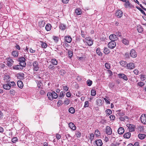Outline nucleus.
I'll return each mask as SVG.
<instances>
[{
    "label": "nucleus",
    "instance_id": "4be33fe9",
    "mask_svg": "<svg viewBox=\"0 0 146 146\" xmlns=\"http://www.w3.org/2000/svg\"><path fill=\"white\" fill-rule=\"evenodd\" d=\"M122 41L123 43L125 45H128L129 44V40L125 38H123Z\"/></svg>",
    "mask_w": 146,
    "mask_h": 146
},
{
    "label": "nucleus",
    "instance_id": "49530a36",
    "mask_svg": "<svg viewBox=\"0 0 146 146\" xmlns=\"http://www.w3.org/2000/svg\"><path fill=\"white\" fill-rule=\"evenodd\" d=\"M140 79L142 81L145 80L146 79V75H141Z\"/></svg>",
    "mask_w": 146,
    "mask_h": 146
},
{
    "label": "nucleus",
    "instance_id": "f03ea898",
    "mask_svg": "<svg viewBox=\"0 0 146 146\" xmlns=\"http://www.w3.org/2000/svg\"><path fill=\"white\" fill-rule=\"evenodd\" d=\"M25 60V59L23 57L20 58L19 59V61L20 62V65L22 67H25L26 66Z\"/></svg>",
    "mask_w": 146,
    "mask_h": 146
},
{
    "label": "nucleus",
    "instance_id": "58836bf2",
    "mask_svg": "<svg viewBox=\"0 0 146 146\" xmlns=\"http://www.w3.org/2000/svg\"><path fill=\"white\" fill-rule=\"evenodd\" d=\"M70 103V100L67 98L65 99L64 101V104L66 105H68Z\"/></svg>",
    "mask_w": 146,
    "mask_h": 146
},
{
    "label": "nucleus",
    "instance_id": "412c9836",
    "mask_svg": "<svg viewBox=\"0 0 146 146\" xmlns=\"http://www.w3.org/2000/svg\"><path fill=\"white\" fill-rule=\"evenodd\" d=\"M118 133L119 134H122L124 132V128L122 127H120L119 128L118 131Z\"/></svg>",
    "mask_w": 146,
    "mask_h": 146
},
{
    "label": "nucleus",
    "instance_id": "8fccbe9b",
    "mask_svg": "<svg viewBox=\"0 0 146 146\" xmlns=\"http://www.w3.org/2000/svg\"><path fill=\"white\" fill-rule=\"evenodd\" d=\"M110 64L108 63H106L105 64V67L108 69H109L110 68Z\"/></svg>",
    "mask_w": 146,
    "mask_h": 146
},
{
    "label": "nucleus",
    "instance_id": "bb28decb",
    "mask_svg": "<svg viewBox=\"0 0 146 146\" xmlns=\"http://www.w3.org/2000/svg\"><path fill=\"white\" fill-rule=\"evenodd\" d=\"M146 136V135L145 134H139L138 136L140 139H143L145 138Z\"/></svg>",
    "mask_w": 146,
    "mask_h": 146
},
{
    "label": "nucleus",
    "instance_id": "72a5a7b5",
    "mask_svg": "<svg viewBox=\"0 0 146 146\" xmlns=\"http://www.w3.org/2000/svg\"><path fill=\"white\" fill-rule=\"evenodd\" d=\"M96 104L99 106H101L102 104V100L99 99H97L96 100Z\"/></svg>",
    "mask_w": 146,
    "mask_h": 146
},
{
    "label": "nucleus",
    "instance_id": "dca6fc26",
    "mask_svg": "<svg viewBox=\"0 0 146 146\" xmlns=\"http://www.w3.org/2000/svg\"><path fill=\"white\" fill-rule=\"evenodd\" d=\"M65 41L68 43H70L72 40L71 37L69 36L65 37Z\"/></svg>",
    "mask_w": 146,
    "mask_h": 146
},
{
    "label": "nucleus",
    "instance_id": "0eeeda50",
    "mask_svg": "<svg viewBox=\"0 0 146 146\" xmlns=\"http://www.w3.org/2000/svg\"><path fill=\"white\" fill-rule=\"evenodd\" d=\"M7 65L9 66H11L13 64L14 61L11 58H7Z\"/></svg>",
    "mask_w": 146,
    "mask_h": 146
},
{
    "label": "nucleus",
    "instance_id": "2eb2a0df",
    "mask_svg": "<svg viewBox=\"0 0 146 146\" xmlns=\"http://www.w3.org/2000/svg\"><path fill=\"white\" fill-rule=\"evenodd\" d=\"M128 69H132L134 68L135 67V65L133 63H130L127 65Z\"/></svg>",
    "mask_w": 146,
    "mask_h": 146
},
{
    "label": "nucleus",
    "instance_id": "bf43d9fd",
    "mask_svg": "<svg viewBox=\"0 0 146 146\" xmlns=\"http://www.w3.org/2000/svg\"><path fill=\"white\" fill-rule=\"evenodd\" d=\"M66 96L68 97H70L71 96V93L69 92H67L66 93Z\"/></svg>",
    "mask_w": 146,
    "mask_h": 146
},
{
    "label": "nucleus",
    "instance_id": "473e14b6",
    "mask_svg": "<svg viewBox=\"0 0 146 146\" xmlns=\"http://www.w3.org/2000/svg\"><path fill=\"white\" fill-rule=\"evenodd\" d=\"M110 51L106 47H105L104 49V52L106 54H108L110 52Z\"/></svg>",
    "mask_w": 146,
    "mask_h": 146
},
{
    "label": "nucleus",
    "instance_id": "20e7f679",
    "mask_svg": "<svg viewBox=\"0 0 146 146\" xmlns=\"http://www.w3.org/2000/svg\"><path fill=\"white\" fill-rule=\"evenodd\" d=\"M116 46V42L114 41H112L109 42L108 44V46L109 48L113 49Z\"/></svg>",
    "mask_w": 146,
    "mask_h": 146
},
{
    "label": "nucleus",
    "instance_id": "6e6d98bb",
    "mask_svg": "<svg viewBox=\"0 0 146 146\" xmlns=\"http://www.w3.org/2000/svg\"><path fill=\"white\" fill-rule=\"evenodd\" d=\"M94 135L92 133V134H90V139L91 140V141L93 140V139H94Z\"/></svg>",
    "mask_w": 146,
    "mask_h": 146
},
{
    "label": "nucleus",
    "instance_id": "9b49d317",
    "mask_svg": "<svg viewBox=\"0 0 146 146\" xmlns=\"http://www.w3.org/2000/svg\"><path fill=\"white\" fill-rule=\"evenodd\" d=\"M109 38L111 40L114 41L117 40L118 39L117 36L114 34H112L110 35L109 36Z\"/></svg>",
    "mask_w": 146,
    "mask_h": 146
},
{
    "label": "nucleus",
    "instance_id": "7c9ffc66",
    "mask_svg": "<svg viewBox=\"0 0 146 146\" xmlns=\"http://www.w3.org/2000/svg\"><path fill=\"white\" fill-rule=\"evenodd\" d=\"M66 28V25H64L63 24H61L60 26V28L62 30L64 31Z\"/></svg>",
    "mask_w": 146,
    "mask_h": 146
},
{
    "label": "nucleus",
    "instance_id": "e2e57ef3",
    "mask_svg": "<svg viewBox=\"0 0 146 146\" xmlns=\"http://www.w3.org/2000/svg\"><path fill=\"white\" fill-rule=\"evenodd\" d=\"M104 99L107 104H110V102L108 100V99H107L106 98H104Z\"/></svg>",
    "mask_w": 146,
    "mask_h": 146
},
{
    "label": "nucleus",
    "instance_id": "cd10ccee",
    "mask_svg": "<svg viewBox=\"0 0 146 146\" xmlns=\"http://www.w3.org/2000/svg\"><path fill=\"white\" fill-rule=\"evenodd\" d=\"M120 65L123 67H125L127 66V64L126 61H121L120 62Z\"/></svg>",
    "mask_w": 146,
    "mask_h": 146
},
{
    "label": "nucleus",
    "instance_id": "6e6552de",
    "mask_svg": "<svg viewBox=\"0 0 146 146\" xmlns=\"http://www.w3.org/2000/svg\"><path fill=\"white\" fill-rule=\"evenodd\" d=\"M130 54L131 56L133 58H135L137 56V53L134 49H132L130 51Z\"/></svg>",
    "mask_w": 146,
    "mask_h": 146
},
{
    "label": "nucleus",
    "instance_id": "052dcab7",
    "mask_svg": "<svg viewBox=\"0 0 146 146\" xmlns=\"http://www.w3.org/2000/svg\"><path fill=\"white\" fill-rule=\"evenodd\" d=\"M53 39L56 42H57L58 40V38L56 36H53Z\"/></svg>",
    "mask_w": 146,
    "mask_h": 146
},
{
    "label": "nucleus",
    "instance_id": "603ef678",
    "mask_svg": "<svg viewBox=\"0 0 146 146\" xmlns=\"http://www.w3.org/2000/svg\"><path fill=\"white\" fill-rule=\"evenodd\" d=\"M89 102L88 101H86L85 102L84 105V108H86V107H88L89 106Z\"/></svg>",
    "mask_w": 146,
    "mask_h": 146
},
{
    "label": "nucleus",
    "instance_id": "680f3d73",
    "mask_svg": "<svg viewBox=\"0 0 146 146\" xmlns=\"http://www.w3.org/2000/svg\"><path fill=\"white\" fill-rule=\"evenodd\" d=\"M115 34H116L115 35L117 37V36H121V33L119 32H118L116 33Z\"/></svg>",
    "mask_w": 146,
    "mask_h": 146
},
{
    "label": "nucleus",
    "instance_id": "c756f323",
    "mask_svg": "<svg viewBox=\"0 0 146 146\" xmlns=\"http://www.w3.org/2000/svg\"><path fill=\"white\" fill-rule=\"evenodd\" d=\"M39 25L40 27H44L45 25V23L44 21H41L39 23Z\"/></svg>",
    "mask_w": 146,
    "mask_h": 146
},
{
    "label": "nucleus",
    "instance_id": "37998d69",
    "mask_svg": "<svg viewBox=\"0 0 146 146\" xmlns=\"http://www.w3.org/2000/svg\"><path fill=\"white\" fill-rule=\"evenodd\" d=\"M106 113L107 115H109L111 113L112 111L111 110L108 109L106 110Z\"/></svg>",
    "mask_w": 146,
    "mask_h": 146
},
{
    "label": "nucleus",
    "instance_id": "f257e3e1",
    "mask_svg": "<svg viewBox=\"0 0 146 146\" xmlns=\"http://www.w3.org/2000/svg\"><path fill=\"white\" fill-rule=\"evenodd\" d=\"M47 96L49 100H52L54 99H56L57 98L58 95L55 92L52 91V92H48Z\"/></svg>",
    "mask_w": 146,
    "mask_h": 146
},
{
    "label": "nucleus",
    "instance_id": "aec40b11",
    "mask_svg": "<svg viewBox=\"0 0 146 146\" xmlns=\"http://www.w3.org/2000/svg\"><path fill=\"white\" fill-rule=\"evenodd\" d=\"M17 78L20 79H22L24 78V74L23 73H19L17 74Z\"/></svg>",
    "mask_w": 146,
    "mask_h": 146
},
{
    "label": "nucleus",
    "instance_id": "79ce46f5",
    "mask_svg": "<svg viewBox=\"0 0 146 146\" xmlns=\"http://www.w3.org/2000/svg\"><path fill=\"white\" fill-rule=\"evenodd\" d=\"M41 42L42 43L41 44V46L43 48H46L47 46L46 44V43L44 42Z\"/></svg>",
    "mask_w": 146,
    "mask_h": 146
},
{
    "label": "nucleus",
    "instance_id": "ddd939ff",
    "mask_svg": "<svg viewBox=\"0 0 146 146\" xmlns=\"http://www.w3.org/2000/svg\"><path fill=\"white\" fill-rule=\"evenodd\" d=\"M116 15L118 18H121L122 16L123 13L120 10H118L116 13Z\"/></svg>",
    "mask_w": 146,
    "mask_h": 146
},
{
    "label": "nucleus",
    "instance_id": "69168bd1",
    "mask_svg": "<svg viewBox=\"0 0 146 146\" xmlns=\"http://www.w3.org/2000/svg\"><path fill=\"white\" fill-rule=\"evenodd\" d=\"M56 137L58 139H59L61 137L60 135L57 134L56 135Z\"/></svg>",
    "mask_w": 146,
    "mask_h": 146
},
{
    "label": "nucleus",
    "instance_id": "338daca9",
    "mask_svg": "<svg viewBox=\"0 0 146 146\" xmlns=\"http://www.w3.org/2000/svg\"><path fill=\"white\" fill-rule=\"evenodd\" d=\"M110 117L111 120H114L115 118V117L114 115H111Z\"/></svg>",
    "mask_w": 146,
    "mask_h": 146
},
{
    "label": "nucleus",
    "instance_id": "4468645a",
    "mask_svg": "<svg viewBox=\"0 0 146 146\" xmlns=\"http://www.w3.org/2000/svg\"><path fill=\"white\" fill-rule=\"evenodd\" d=\"M69 126L71 129L73 130H75L76 129V127L75 125L72 122L69 123Z\"/></svg>",
    "mask_w": 146,
    "mask_h": 146
},
{
    "label": "nucleus",
    "instance_id": "5fc2aeb1",
    "mask_svg": "<svg viewBox=\"0 0 146 146\" xmlns=\"http://www.w3.org/2000/svg\"><path fill=\"white\" fill-rule=\"evenodd\" d=\"M145 84L144 83L142 82H140L137 83V85L140 87H142Z\"/></svg>",
    "mask_w": 146,
    "mask_h": 146
},
{
    "label": "nucleus",
    "instance_id": "7ed1b4c3",
    "mask_svg": "<svg viewBox=\"0 0 146 146\" xmlns=\"http://www.w3.org/2000/svg\"><path fill=\"white\" fill-rule=\"evenodd\" d=\"M33 71H36L38 70L39 68V64L36 61L34 62L33 63Z\"/></svg>",
    "mask_w": 146,
    "mask_h": 146
},
{
    "label": "nucleus",
    "instance_id": "4d7b16f0",
    "mask_svg": "<svg viewBox=\"0 0 146 146\" xmlns=\"http://www.w3.org/2000/svg\"><path fill=\"white\" fill-rule=\"evenodd\" d=\"M63 89L66 91H67L68 90L69 88L68 87L66 86H64L63 87Z\"/></svg>",
    "mask_w": 146,
    "mask_h": 146
},
{
    "label": "nucleus",
    "instance_id": "c03bdc74",
    "mask_svg": "<svg viewBox=\"0 0 146 146\" xmlns=\"http://www.w3.org/2000/svg\"><path fill=\"white\" fill-rule=\"evenodd\" d=\"M138 130L141 132H142L143 130V126H139L138 127Z\"/></svg>",
    "mask_w": 146,
    "mask_h": 146
},
{
    "label": "nucleus",
    "instance_id": "f8f14e48",
    "mask_svg": "<svg viewBox=\"0 0 146 146\" xmlns=\"http://www.w3.org/2000/svg\"><path fill=\"white\" fill-rule=\"evenodd\" d=\"M118 76L119 78H122L125 80H127L128 79L126 76L123 74H118Z\"/></svg>",
    "mask_w": 146,
    "mask_h": 146
},
{
    "label": "nucleus",
    "instance_id": "a878e982",
    "mask_svg": "<svg viewBox=\"0 0 146 146\" xmlns=\"http://www.w3.org/2000/svg\"><path fill=\"white\" fill-rule=\"evenodd\" d=\"M4 80L6 82H8L10 80V77L8 75H5L4 77Z\"/></svg>",
    "mask_w": 146,
    "mask_h": 146
},
{
    "label": "nucleus",
    "instance_id": "5701e85b",
    "mask_svg": "<svg viewBox=\"0 0 146 146\" xmlns=\"http://www.w3.org/2000/svg\"><path fill=\"white\" fill-rule=\"evenodd\" d=\"M17 84L18 86L20 88H23V82L21 81H18L17 82Z\"/></svg>",
    "mask_w": 146,
    "mask_h": 146
},
{
    "label": "nucleus",
    "instance_id": "a18cd8bd",
    "mask_svg": "<svg viewBox=\"0 0 146 146\" xmlns=\"http://www.w3.org/2000/svg\"><path fill=\"white\" fill-rule=\"evenodd\" d=\"M136 7L137 9H138L140 11L141 13H142L143 14L145 15V12L143 10H142L141 8L137 6H136Z\"/></svg>",
    "mask_w": 146,
    "mask_h": 146
},
{
    "label": "nucleus",
    "instance_id": "ea45409f",
    "mask_svg": "<svg viewBox=\"0 0 146 146\" xmlns=\"http://www.w3.org/2000/svg\"><path fill=\"white\" fill-rule=\"evenodd\" d=\"M96 52L98 54L99 56H102V53L100 51V49L99 48H98L96 50Z\"/></svg>",
    "mask_w": 146,
    "mask_h": 146
},
{
    "label": "nucleus",
    "instance_id": "393cba45",
    "mask_svg": "<svg viewBox=\"0 0 146 146\" xmlns=\"http://www.w3.org/2000/svg\"><path fill=\"white\" fill-rule=\"evenodd\" d=\"M137 29L138 32L139 33H142L143 31L142 27L140 25H138L137 27Z\"/></svg>",
    "mask_w": 146,
    "mask_h": 146
},
{
    "label": "nucleus",
    "instance_id": "a19ab883",
    "mask_svg": "<svg viewBox=\"0 0 146 146\" xmlns=\"http://www.w3.org/2000/svg\"><path fill=\"white\" fill-rule=\"evenodd\" d=\"M95 134L96 137L99 136L100 135V132L98 129L96 130L95 132Z\"/></svg>",
    "mask_w": 146,
    "mask_h": 146
},
{
    "label": "nucleus",
    "instance_id": "3c124183",
    "mask_svg": "<svg viewBox=\"0 0 146 146\" xmlns=\"http://www.w3.org/2000/svg\"><path fill=\"white\" fill-rule=\"evenodd\" d=\"M48 68L50 70H52L54 69L55 68V67L52 65L50 64L48 66Z\"/></svg>",
    "mask_w": 146,
    "mask_h": 146
},
{
    "label": "nucleus",
    "instance_id": "6ab92c4d",
    "mask_svg": "<svg viewBox=\"0 0 146 146\" xmlns=\"http://www.w3.org/2000/svg\"><path fill=\"white\" fill-rule=\"evenodd\" d=\"M13 68L14 70H19L22 69L23 67L21 65H17L13 66Z\"/></svg>",
    "mask_w": 146,
    "mask_h": 146
},
{
    "label": "nucleus",
    "instance_id": "a211bd4d",
    "mask_svg": "<svg viewBox=\"0 0 146 146\" xmlns=\"http://www.w3.org/2000/svg\"><path fill=\"white\" fill-rule=\"evenodd\" d=\"M96 143L98 146H101L103 143L101 139H97L96 141Z\"/></svg>",
    "mask_w": 146,
    "mask_h": 146
},
{
    "label": "nucleus",
    "instance_id": "4c0bfd02",
    "mask_svg": "<svg viewBox=\"0 0 146 146\" xmlns=\"http://www.w3.org/2000/svg\"><path fill=\"white\" fill-rule=\"evenodd\" d=\"M69 111L71 113H74L75 111V109L73 107H70L69 109Z\"/></svg>",
    "mask_w": 146,
    "mask_h": 146
},
{
    "label": "nucleus",
    "instance_id": "b1692460",
    "mask_svg": "<svg viewBox=\"0 0 146 146\" xmlns=\"http://www.w3.org/2000/svg\"><path fill=\"white\" fill-rule=\"evenodd\" d=\"M50 62L53 65H56L58 64L57 60L55 58H52Z\"/></svg>",
    "mask_w": 146,
    "mask_h": 146
},
{
    "label": "nucleus",
    "instance_id": "0e129e2a",
    "mask_svg": "<svg viewBox=\"0 0 146 146\" xmlns=\"http://www.w3.org/2000/svg\"><path fill=\"white\" fill-rule=\"evenodd\" d=\"M68 55L69 57L71 58L73 54L72 52L69 51L68 52Z\"/></svg>",
    "mask_w": 146,
    "mask_h": 146
},
{
    "label": "nucleus",
    "instance_id": "774afa93",
    "mask_svg": "<svg viewBox=\"0 0 146 146\" xmlns=\"http://www.w3.org/2000/svg\"><path fill=\"white\" fill-rule=\"evenodd\" d=\"M133 72L135 74L137 75L138 74L139 71H138V70H137V69H135L134 70Z\"/></svg>",
    "mask_w": 146,
    "mask_h": 146
},
{
    "label": "nucleus",
    "instance_id": "c85d7f7f",
    "mask_svg": "<svg viewBox=\"0 0 146 146\" xmlns=\"http://www.w3.org/2000/svg\"><path fill=\"white\" fill-rule=\"evenodd\" d=\"M131 134L129 132H127L125 133L123 135L124 137L125 138L129 139L131 136Z\"/></svg>",
    "mask_w": 146,
    "mask_h": 146
},
{
    "label": "nucleus",
    "instance_id": "de8ad7c7",
    "mask_svg": "<svg viewBox=\"0 0 146 146\" xmlns=\"http://www.w3.org/2000/svg\"><path fill=\"white\" fill-rule=\"evenodd\" d=\"M75 135L77 137L79 138L81 137V133L79 131H76Z\"/></svg>",
    "mask_w": 146,
    "mask_h": 146
},
{
    "label": "nucleus",
    "instance_id": "864d4df0",
    "mask_svg": "<svg viewBox=\"0 0 146 146\" xmlns=\"http://www.w3.org/2000/svg\"><path fill=\"white\" fill-rule=\"evenodd\" d=\"M18 139L17 137H14L12 139V141L13 143H15L17 141Z\"/></svg>",
    "mask_w": 146,
    "mask_h": 146
},
{
    "label": "nucleus",
    "instance_id": "f704fd0d",
    "mask_svg": "<svg viewBox=\"0 0 146 146\" xmlns=\"http://www.w3.org/2000/svg\"><path fill=\"white\" fill-rule=\"evenodd\" d=\"M12 54L14 57H17L18 55V52L17 51H14L12 52Z\"/></svg>",
    "mask_w": 146,
    "mask_h": 146
},
{
    "label": "nucleus",
    "instance_id": "09e8293b",
    "mask_svg": "<svg viewBox=\"0 0 146 146\" xmlns=\"http://www.w3.org/2000/svg\"><path fill=\"white\" fill-rule=\"evenodd\" d=\"M87 83L89 86H90L92 84V82L91 80H88L87 81Z\"/></svg>",
    "mask_w": 146,
    "mask_h": 146
},
{
    "label": "nucleus",
    "instance_id": "1a4fd4ad",
    "mask_svg": "<svg viewBox=\"0 0 146 146\" xmlns=\"http://www.w3.org/2000/svg\"><path fill=\"white\" fill-rule=\"evenodd\" d=\"M106 133L108 135H110L112 133V131L111 128L108 126L106 127Z\"/></svg>",
    "mask_w": 146,
    "mask_h": 146
},
{
    "label": "nucleus",
    "instance_id": "f3484780",
    "mask_svg": "<svg viewBox=\"0 0 146 146\" xmlns=\"http://www.w3.org/2000/svg\"><path fill=\"white\" fill-rule=\"evenodd\" d=\"M3 86L4 89L7 90H9L11 88V85L9 84H3Z\"/></svg>",
    "mask_w": 146,
    "mask_h": 146
},
{
    "label": "nucleus",
    "instance_id": "9d476101",
    "mask_svg": "<svg viewBox=\"0 0 146 146\" xmlns=\"http://www.w3.org/2000/svg\"><path fill=\"white\" fill-rule=\"evenodd\" d=\"M86 43L89 46H91L93 44V41L90 38L87 37L86 38Z\"/></svg>",
    "mask_w": 146,
    "mask_h": 146
},
{
    "label": "nucleus",
    "instance_id": "39448f33",
    "mask_svg": "<svg viewBox=\"0 0 146 146\" xmlns=\"http://www.w3.org/2000/svg\"><path fill=\"white\" fill-rule=\"evenodd\" d=\"M141 122L143 124H146V115L142 114L140 117Z\"/></svg>",
    "mask_w": 146,
    "mask_h": 146
},
{
    "label": "nucleus",
    "instance_id": "13d9d810",
    "mask_svg": "<svg viewBox=\"0 0 146 146\" xmlns=\"http://www.w3.org/2000/svg\"><path fill=\"white\" fill-rule=\"evenodd\" d=\"M15 92L14 90L12 89L11 90L9 91V93L10 94H11L13 95H14V92Z\"/></svg>",
    "mask_w": 146,
    "mask_h": 146
},
{
    "label": "nucleus",
    "instance_id": "2f4dec72",
    "mask_svg": "<svg viewBox=\"0 0 146 146\" xmlns=\"http://www.w3.org/2000/svg\"><path fill=\"white\" fill-rule=\"evenodd\" d=\"M51 26L49 24H47L45 27V29L47 31H49L51 29Z\"/></svg>",
    "mask_w": 146,
    "mask_h": 146
},
{
    "label": "nucleus",
    "instance_id": "e433bc0d",
    "mask_svg": "<svg viewBox=\"0 0 146 146\" xmlns=\"http://www.w3.org/2000/svg\"><path fill=\"white\" fill-rule=\"evenodd\" d=\"M75 12L78 15H80L82 13L81 9H76Z\"/></svg>",
    "mask_w": 146,
    "mask_h": 146
},
{
    "label": "nucleus",
    "instance_id": "423d86ee",
    "mask_svg": "<svg viewBox=\"0 0 146 146\" xmlns=\"http://www.w3.org/2000/svg\"><path fill=\"white\" fill-rule=\"evenodd\" d=\"M127 126L128 127L129 131L132 132L134 131L135 126L134 125L131 124H127Z\"/></svg>",
    "mask_w": 146,
    "mask_h": 146
},
{
    "label": "nucleus",
    "instance_id": "c9c22d12",
    "mask_svg": "<svg viewBox=\"0 0 146 146\" xmlns=\"http://www.w3.org/2000/svg\"><path fill=\"white\" fill-rule=\"evenodd\" d=\"M96 90L93 89H92L91 91V95L94 96L96 95Z\"/></svg>",
    "mask_w": 146,
    "mask_h": 146
}]
</instances>
